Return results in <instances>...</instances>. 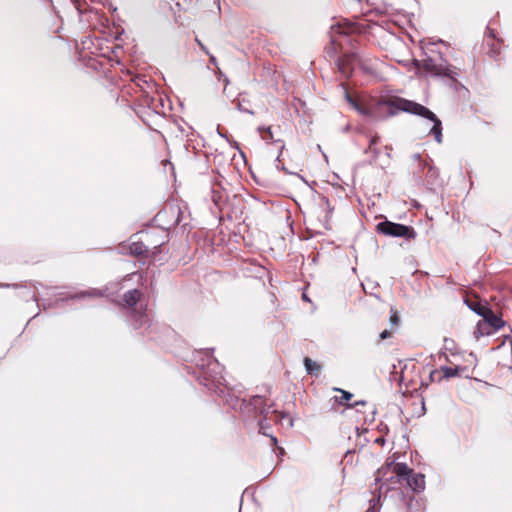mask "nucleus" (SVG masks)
Instances as JSON below:
<instances>
[{"instance_id":"nucleus-10","label":"nucleus","mask_w":512,"mask_h":512,"mask_svg":"<svg viewBox=\"0 0 512 512\" xmlns=\"http://www.w3.org/2000/svg\"><path fill=\"white\" fill-rule=\"evenodd\" d=\"M304 366L308 374L318 376L321 366L317 362L312 359L305 357L304 358Z\"/></svg>"},{"instance_id":"nucleus-13","label":"nucleus","mask_w":512,"mask_h":512,"mask_svg":"<svg viewBox=\"0 0 512 512\" xmlns=\"http://www.w3.org/2000/svg\"><path fill=\"white\" fill-rule=\"evenodd\" d=\"M441 371L443 372V377L448 379L451 377L458 376L459 367L442 366Z\"/></svg>"},{"instance_id":"nucleus-24","label":"nucleus","mask_w":512,"mask_h":512,"mask_svg":"<svg viewBox=\"0 0 512 512\" xmlns=\"http://www.w3.org/2000/svg\"><path fill=\"white\" fill-rule=\"evenodd\" d=\"M283 419H287V421H288L287 425H288L289 427H292V426H293V421H292V419H291L290 417H288V415H286V414H284V413H281V420H283Z\"/></svg>"},{"instance_id":"nucleus-23","label":"nucleus","mask_w":512,"mask_h":512,"mask_svg":"<svg viewBox=\"0 0 512 512\" xmlns=\"http://www.w3.org/2000/svg\"><path fill=\"white\" fill-rule=\"evenodd\" d=\"M390 321L393 325H397L398 322H399V317L397 315V312H394L391 317H390Z\"/></svg>"},{"instance_id":"nucleus-31","label":"nucleus","mask_w":512,"mask_h":512,"mask_svg":"<svg viewBox=\"0 0 512 512\" xmlns=\"http://www.w3.org/2000/svg\"><path fill=\"white\" fill-rule=\"evenodd\" d=\"M414 158H415V160H417V159H419V158H420V155H419V154H415V155H414Z\"/></svg>"},{"instance_id":"nucleus-8","label":"nucleus","mask_w":512,"mask_h":512,"mask_svg":"<svg viewBox=\"0 0 512 512\" xmlns=\"http://www.w3.org/2000/svg\"><path fill=\"white\" fill-rule=\"evenodd\" d=\"M129 252L134 256H142L148 252V248L142 242L134 241L129 245Z\"/></svg>"},{"instance_id":"nucleus-16","label":"nucleus","mask_w":512,"mask_h":512,"mask_svg":"<svg viewBox=\"0 0 512 512\" xmlns=\"http://www.w3.org/2000/svg\"><path fill=\"white\" fill-rule=\"evenodd\" d=\"M331 42L335 45L336 39L335 34H346V31L342 28L340 24L331 26Z\"/></svg>"},{"instance_id":"nucleus-9","label":"nucleus","mask_w":512,"mask_h":512,"mask_svg":"<svg viewBox=\"0 0 512 512\" xmlns=\"http://www.w3.org/2000/svg\"><path fill=\"white\" fill-rule=\"evenodd\" d=\"M393 472L399 478H406L407 480L412 470L404 463H396L393 465Z\"/></svg>"},{"instance_id":"nucleus-14","label":"nucleus","mask_w":512,"mask_h":512,"mask_svg":"<svg viewBox=\"0 0 512 512\" xmlns=\"http://www.w3.org/2000/svg\"><path fill=\"white\" fill-rule=\"evenodd\" d=\"M98 296H101V293L99 291L93 289V290L75 294V295L71 296V298L72 299H81V298H85V297H98Z\"/></svg>"},{"instance_id":"nucleus-25","label":"nucleus","mask_w":512,"mask_h":512,"mask_svg":"<svg viewBox=\"0 0 512 512\" xmlns=\"http://www.w3.org/2000/svg\"><path fill=\"white\" fill-rule=\"evenodd\" d=\"M210 62H211L213 65H217V60H216V58H215L213 55H211V56H210Z\"/></svg>"},{"instance_id":"nucleus-4","label":"nucleus","mask_w":512,"mask_h":512,"mask_svg":"<svg viewBox=\"0 0 512 512\" xmlns=\"http://www.w3.org/2000/svg\"><path fill=\"white\" fill-rule=\"evenodd\" d=\"M484 312L485 314L482 316L483 323H478L481 334H491L504 326L505 323L502 318L496 315L490 308L484 310Z\"/></svg>"},{"instance_id":"nucleus-20","label":"nucleus","mask_w":512,"mask_h":512,"mask_svg":"<svg viewBox=\"0 0 512 512\" xmlns=\"http://www.w3.org/2000/svg\"><path fill=\"white\" fill-rule=\"evenodd\" d=\"M334 390L341 392L342 393V398L345 401L350 400L352 398V396H353L350 392L342 390V389H339V388H335Z\"/></svg>"},{"instance_id":"nucleus-3","label":"nucleus","mask_w":512,"mask_h":512,"mask_svg":"<svg viewBox=\"0 0 512 512\" xmlns=\"http://www.w3.org/2000/svg\"><path fill=\"white\" fill-rule=\"evenodd\" d=\"M377 231L386 236L399 237L406 240L415 239L417 235L413 227L388 220L378 223Z\"/></svg>"},{"instance_id":"nucleus-7","label":"nucleus","mask_w":512,"mask_h":512,"mask_svg":"<svg viewBox=\"0 0 512 512\" xmlns=\"http://www.w3.org/2000/svg\"><path fill=\"white\" fill-rule=\"evenodd\" d=\"M141 296H142V293L140 290L133 289V290L127 291L124 294L123 300L128 307H134L137 304V302L140 300Z\"/></svg>"},{"instance_id":"nucleus-22","label":"nucleus","mask_w":512,"mask_h":512,"mask_svg":"<svg viewBox=\"0 0 512 512\" xmlns=\"http://www.w3.org/2000/svg\"><path fill=\"white\" fill-rule=\"evenodd\" d=\"M392 336V332L389 331V330H384L380 333L379 337L381 340H385V339H388Z\"/></svg>"},{"instance_id":"nucleus-19","label":"nucleus","mask_w":512,"mask_h":512,"mask_svg":"<svg viewBox=\"0 0 512 512\" xmlns=\"http://www.w3.org/2000/svg\"><path fill=\"white\" fill-rule=\"evenodd\" d=\"M259 131H265V135H263L264 140L273 139V134L270 127L259 128Z\"/></svg>"},{"instance_id":"nucleus-18","label":"nucleus","mask_w":512,"mask_h":512,"mask_svg":"<svg viewBox=\"0 0 512 512\" xmlns=\"http://www.w3.org/2000/svg\"><path fill=\"white\" fill-rule=\"evenodd\" d=\"M235 102H236V108H237L240 112H245V113H248V114H251V115H253V114H254V112H253L252 110H249L248 108H246V107L244 106V104H243V103L245 102V100H244V99H237V100H235Z\"/></svg>"},{"instance_id":"nucleus-27","label":"nucleus","mask_w":512,"mask_h":512,"mask_svg":"<svg viewBox=\"0 0 512 512\" xmlns=\"http://www.w3.org/2000/svg\"><path fill=\"white\" fill-rule=\"evenodd\" d=\"M271 440H272V442H273V444H274V445H275V444H277V438H275V437H273V436H272V437H271Z\"/></svg>"},{"instance_id":"nucleus-26","label":"nucleus","mask_w":512,"mask_h":512,"mask_svg":"<svg viewBox=\"0 0 512 512\" xmlns=\"http://www.w3.org/2000/svg\"><path fill=\"white\" fill-rule=\"evenodd\" d=\"M199 45H200L201 49L208 54V51H207L206 47L202 43H200V42H199Z\"/></svg>"},{"instance_id":"nucleus-15","label":"nucleus","mask_w":512,"mask_h":512,"mask_svg":"<svg viewBox=\"0 0 512 512\" xmlns=\"http://www.w3.org/2000/svg\"><path fill=\"white\" fill-rule=\"evenodd\" d=\"M468 306L471 310H473L475 313H477L480 316H483L485 314L484 310H487L489 308L486 305H483L481 303L468 304Z\"/></svg>"},{"instance_id":"nucleus-21","label":"nucleus","mask_w":512,"mask_h":512,"mask_svg":"<svg viewBox=\"0 0 512 512\" xmlns=\"http://www.w3.org/2000/svg\"><path fill=\"white\" fill-rule=\"evenodd\" d=\"M269 427L268 423L265 422V419H261L259 421V428H260V432L264 435H266V429Z\"/></svg>"},{"instance_id":"nucleus-28","label":"nucleus","mask_w":512,"mask_h":512,"mask_svg":"<svg viewBox=\"0 0 512 512\" xmlns=\"http://www.w3.org/2000/svg\"><path fill=\"white\" fill-rule=\"evenodd\" d=\"M213 201H214V203H215V204H217V203H218V197H216V196L214 195V196H213Z\"/></svg>"},{"instance_id":"nucleus-29","label":"nucleus","mask_w":512,"mask_h":512,"mask_svg":"<svg viewBox=\"0 0 512 512\" xmlns=\"http://www.w3.org/2000/svg\"><path fill=\"white\" fill-rule=\"evenodd\" d=\"M364 403H365L364 401H358V402H356V403L354 404V406H356V405H362V404H364Z\"/></svg>"},{"instance_id":"nucleus-12","label":"nucleus","mask_w":512,"mask_h":512,"mask_svg":"<svg viewBox=\"0 0 512 512\" xmlns=\"http://www.w3.org/2000/svg\"><path fill=\"white\" fill-rule=\"evenodd\" d=\"M263 402L264 400L261 396H254L252 397L250 404L254 407V409H259L260 414L266 417V415L269 413L270 408L263 407Z\"/></svg>"},{"instance_id":"nucleus-32","label":"nucleus","mask_w":512,"mask_h":512,"mask_svg":"<svg viewBox=\"0 0 512 512\" xmlns=\"http://www.w3.org/2000/svg\"><path fill=\"white\" fill-rule=\"evenodd\" d=\"M224 81H225V84H226V85L229 83V80H228V78H227V77H225V80H224Z\"/></svg>"},{"instance_id":"nucleus-2","label":"nucleus","mask_w":512,"mask_h":512,"mask_svg":"<svg viewBox=\"0 0 512 512\" xmlns=\"http://www.w3.org/2000/svg\"><path fill=\"white\" fill-rule=\"evenodd\" d=\"M414 64L416 67L423 68L427 73L433 76H443L450 78L451 80L454 81L458 76V72L455 70V68L447 64V62L444 60H442L441 63L437 64L435 60H433L431 57H427L422 62L415 60Z\"/></svg>"},{"instance_id":"nucleus-11","label":"nucleus","mask_w":512,"mask_h":512,"mask_svg":"<svg viewBox=\"0 0 512 512\" xmlns=\"http://www.w3.org/2000/svg\"><path fill=\"white\" fill-rule=\"evenodd\" d=\"M426 166H428V170H427V173H426V180H427V183L429 185H435L438 183V180H439V173H438V170L437 168H435L434 166L428 164V163H425Z\"/></svg>"},{"instance_id":"nucleus-30","label":"nucleus","mask_w":512,"mask_h":512,"mask_svg":"<svg viewBox=\"0 0 512 512\" xmlns=\"http://www.w3.org/2000/svg\"><path fill=\"white\" fill-rule=\"evenodd\" d=\"M218 133H219V136L224 137V138L227 139V137L224 134H222L220 131H218Z\"/></svg>"},{"instance_id":"nucleus-17","label":"nucleus","mask_w":512,"mask_h":512,"mask_svg":"<svg viewBox=\"0 0 512 512\" xmlns=\"http://www.w3.org/2000/svg\"><path fill=\"white\" fill-rule=\"evenodd\" d=\"M378 141V137L375 136V137H372L371 140H370V144H369V147L365 150V153H373V158H377L378 156V151L377 149L373 148V146L377 143Z\"/></svg>"},{"instance_id":"nucleus-1","label":"nucleus","mask_w":512,"mask_h":512,"mask_svg":"<svg viewBox=\"0 0 512 512\" xmlns=\"http://www.w3.org/2000/svg\"><path fill=\"white\" fill-rule=\"evenodd\" d=\"M346 100L357 110L361 115L367 117L372 121H378L381 119H385L389 116L395 115L398 111H405L411 114L419 115L424 117L431 122H433V126L430 129V133L434 135L435 140L438 143L442 142V123L437 118V116L430 111L425 106L405 100L402 98H398L395 101H382L377 103L373 108H366L360 105L356 100H354L347 91H345Z\"/></svg>"},{"instance_id":"nucleus-5","label":"nucleus","mask_w":512,"mask_h":512,"mask_svg":"<svg viewBox=\"0 0 512 512\" xmlns=\"http://www.w3.org/2000/svg\"><path fill=\"white\" fill-rule=\"evenodd\" d=\"M407 483L412 490L420 492L425 488V477L421 473H413L412 471L407 479Z\"/></svg>"},{"instance_id":"nucleus-33","label":"nucleus","mask_w":512,"mask_h":512,"mask_svg":"<svg viewBox=\"0 0 512 512\" xmlns=\"http://www.w3.org/2000/svg\"><path fill=\"white\" fill-rule=\"evenodd\" d=\"M303 299L308 300V298L305 294H303Z\"/></svg>"},{"instance_id":"nucleus-6","label":"nucleus","mask_w":512,"mask_h":512,"mask_svg":"<svg viewBox=\"0 0 512 512\" xmlns=\"http://www.w3.org/2000/svg\"><path fill=\"white\" fill-rule=\"evenodd\" d=\"M132 318L134 320L135 328L144 326L149 322L148 315L145 312V308L137 310L136 308L131 311Z\"/></svg>"}]
</instances>
